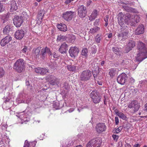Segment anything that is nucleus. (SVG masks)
I'll list each match as a JSON object with an SVG mask.
<instances>
[{"mask_svg": "<svg viewBox=\"0 0 147 147\" xmlns=\"http://www.w3.org/2000/svg\"><path fill=\"white\" fill-rule=\"evenodd\" d=\"M25 32L22 30H18L15 33V37L17 39H22L24 36Z\"/></svg>", "mask_w": 147, "mask_h": 147, "instance_id": "nucleus-14", "label": "nucleus"}, {"mask_svg": "<svg viewBox=\"0 0 147 147\" xmlns=\"http://www.w3.org/2000/svg\"><path fill=\"white\" fill-rule=\"evenodd\" d=\"M45 13V11L43 10H41L39 12L37 16V18L40 21H42Z\"/></svg>", "mask_w": 147, "mask_h": 147, "instance_id": "nucleus-26", "label": "nucleus"}, {"mask_svg": "<svg viewBox=\"0 0 147 147\" xmlns=\"http://www.w3.org/2000/svg\"><path fill=\"white\" fill-rule=\"evenodd\" d=\"M139 22V20H138L136 19H133L130 21L129 22V24L132 26H135Z\"/></svg>", "mask_w": 147, "mask_h": 147, "instance_id": "nucleus-29", "label": "nucleus"}, {"mask_svg": "<svg viewBox=\"0 0 147 147\" xmlns=\"http://www.w3.org/2000/svg\"><path fill=\"white\" fill-rule=\"evenodd\" d=\"M112 137L113 140L116 142L117 141L118 139L119 138V136L114 134H113L112 135Z\"/></svg>", "mask_w": 147, "mask_h": 147, "instance_id": "nucleus-46", "label": "nucleus"}, {"mask_svg": "<svg viewBox=\"0 0 147 147\" xmlns=\"http://www.w3.org/2000/svg\"><path fill=\"white\" fill-rule=\"evenodd\" d=\"M93 50H92V53H95L97 51V49L95 47L94 48H93Z\"/></svg>", "mask_w": 147, "mask_h": 147, "instance_id": "nucleus-62", "label": "nucleus"}, {"mask_svg": "<svg viewBox=\"0 0 147 147\" xmlns=\"http://www.w3.org/2000/svg\"><path fill=\"white\" fill-rule=\"evenodd\" d=\"M144 100L147 101V92L146 93L145 96L144 97Z\"/></svg>", "mask_w": 147, "mask_h": 147, "instance_id": "nucleus-64", "label": "nucleus"}, {"mask_svg": "<svg viewBox=\"0 0 147 147\" xmlns=\"http://www.w3.org/2000/svg\"><path fill=\"white\" fill-rule=\"evenodd\" d=\"M29 144L28 143L27 140H26L25 142L24 147H29Z\"/></svg>", "mask_w": 147, "mask_h": 147, "instance_id": "nucleus-50", "label": "nucleus"}, {"mask_svg": "<svg viewBox=\"0 0 147 147\" xmlns=\"http://www.w3.org/2000/svg\"><path fill=\"white\" fill-rule=\"evenodd\" d=\"M106 18H105V22H108V19L109 18V17L108 16H106Z\"/></svg>", "mask_w": 147, "mask_h": 147, "instance_id": "nucleus-58", "label": "nucleus"}, {"mask_svg": "<svg viewBox=\"0 0 147 147\" xmlns=\"http://www.w3.org/2000/svg\"><path fill=\"white\" fill-rule=\"evenodd\" d=\"M40 49L38 47L34 51V55L36 57H38L40 54Z\"/></svg>", "mask_w": 147, "mask_h": 147, "instance_id": "nucleus-37", "label": "nucleus"}, {"mask_svg": "<svg viewBox=\"0 0 147 147\" xmlns=\"http://www.w3.org/2000/svg\"><path fill=\"white\" fill-rule=\"evenodd\" d=\"M116 73V70L113 69H111L109 70V73L111 78H113L115 76Z\"/></svg>", "mask_w": 147, "mask_h": 147, "instance_id": "nucleus-32", "label": "nucleus"}, {"mask_svg": "<svg viewBox=\"0 0 147 147\" xmlns=\"http://www.w3.org/2000/svg\"><path fill=\"white\" fill-rule=\"evenodd\" d=\"M127 75L124 73H122L117 77V80L118 83L123 85L127 81Z\"/></svg>", "mask_w": 147, "mask_h": 147, "instance_id": "nucleus-8", "label": "nucleus"}, {"mask_svg": "<svg viewBox=\"0 0 147 147\" xmlns=\"http://www.w3.org/2000/svg\"><path fill=\"white\" fill-rule=\"evenodd\" d=\"M78 103H76V105L77 107H82V108H87L88 107L87 106H84V107H82V102H78Z\"/></svg>", "mask_w": 147, "mask_h": 147, "instance_id": "nucleus-40", "label": "nucleus"}, {"mask_svg": "<svg viewBox=\"0 0 147 147\" xmlns=\"http://www.w3.org/2000/svg\"><path fill=\"white\" fill-rule=\"evenodd\" d=\"M74 102H65L66 106L67 107H73Z\"/></svg>", "mask_w": 147, "mask_h": 147, "instance_id": "nucleus-43", "label": "nucleus"}, {"mask_svg": "<svg viewBox=\"0 0 147 147\" xmlns=\"http://www.w3.org/2000/svg\"><path fill=\"white\" fill-rule=\"evenodd\" d=\"M99 19H97L96 20L95 22L94 23V25L95 26H97L99 25Z\"/></svg>", "mask_w": 147, "mask_h": 147, "instance_id": "nucleus-48", "label": "nucleus"}, {"mask_svg": "<svg viewBox=\"0 0 147 147\" xmlns=\"http://www.w3.org/2000/svg\"><path fill=\"white\" fill-rule=\"evenodd\" d=\"M26 63L24 60L22 59H19L17 60L14 64L13 68L16 71L21 73L25 69Z\"/></svg>", "mask_w": 147, "mask_h": 147, "instance_id": "nucleus-3", "label": "nucleus"}, {"mask_svg": "<svg viewBox=\"0 0 147 147\" xmlns=\"http://www.w3.org/2000/svg\"><path fill=\"white\" fill-rule=\"evenodd\" d=\"M92 142L90 141L87 144L86 147H92Z\"/></svg>", "mask_w": 147, "mask_h": 147, "instance_id": "nucleus-52", "label": "nucleus"}, {"mask_svg": "<svg viewBox=\"0 0 147 147\" xmlns=\"http://www.w3.org/2000/svg\"><path fill=\"white\" fill-rule=\"evenodd\" d=\"M96 42L97 43H99L100 40V37L98 34H97L95 38Z\"/></svg>", "mask_w": 147, "mask_h": 147, "instance_id": "nucleus-44", "label": "nucleus"}, {"mask_svg": "<svg viewBox=\"0 0 147 147\" xmlns=\"http://www.w3.org/2000/svg\"><path fill=\"white\" fill-rule=\"evenodd\" d=\"M5 74V71L2 67H0V78H3Z\"/></svg>", "mask_w": 147, "mask_h": 147, "instance_id": "nucleus-41", "label": "nucleus"}, {"mask_svg": "<svg viewBox=\"0 0 147 147\" xmlns=\"http://www.w3.org/2000/svg\"><path fill=\"white\" fill-rule=\"evenodd\" d=\"M98 14L97 11L96 9H94L92 12V20L94 19L96 17Z\"/></svg>", "mask_w": 147, "mask_h": 147, "instance_id": "nucleus-42", "label": "nucleus"}, {"mask_svg": "<svg viewBox=\"0 0 147 147\" xmlns=\"http://www.w3.org/2000/svg\"><path fill=\"white\" fill-rule=\"evenodd\" d=\"M46 79L49 81L50 84L53 86H57L59 83V80L52 75L47 76Z\"/></svg>", "mask_w": 147, "mask_h": 147, "instance_id": "nucleus-5", "label": "nucleus"}, {"mask_svg": "<svg viewBox=\"0 0 147 147\" xmlns=\"http://www.w3.org/2000/svg\"><path fill=\"white\" fill-rule=\"evenodd\" d=\"M3 5L0 2V12H2L3 11Z\"/></svg>", "mask_w": 147, "mask_h": 147, "instance_id": "nucleus-55", "label": "nucleus"}, {"mask_svg": "<svg viewBox=\"0 0 147 147\" xmlns=\"http://www.w3.org/2000/svg\"><path fill=\"white\" fill-rule=\"evenodd\" d=\"M130 15L126 16L121 12L119 13L118 15V23L121 26V31L117 32V38L120 41H124L128 38L129 28L127 22L128 19H129Z\"/></svg>", "mask_w": 147, "mask_h": 147, "instance_id": "nucleus-1", "label": "nucleus"}, {"mask_svg": "<svg viewBox=\"0 0 147 147\" xmlns=\"http://www.w3.org/2000/svg\"><path fill=\"white\" fill-rule=\"evenodd\" d=\"M19 96L20 97L19 98H18H18H17V100H18V101H20V100H21V98H22V92H20L19 94Z\"/></svg>", "mask_w": 147, "mask_h": 147, "instance_id": "nucleus-51", "label": "nucleus"}, {"mask_svg": "<svg viewBox=\"0 0 147 147\" xmlns=\"http://www.w3.org/2000/svg\"><path fill=\"white\" fill-rule=\"evenodd\" d=\"M135 46V42L133 40L129 41L125 47L123 51L124 53H128L131 51Z\"/></svg>", "mask_w": 147, "mask_h": 147, "instance_id": "nucleus-10", "label": "nucleus"}, {"mask_svg": "<svg viewBox=\"0 0 147 147\" xmlns=\"http://www.w3.org/2000/svg\"><path fill=\"white\" fill-rule=\"evenodd\" d=\"M91 75V71L90 70H86L82 73L80 79L82 81H87L90 79Z\"/></svg>", "mask_w": 147, "mask_h": 147, "instance_id": "nucleus-6", "label": "nucleus"}, {"mask_svg": "<svg viewBox=\"0 0 147 147\" xmlns=\"http://www.w3.org/2000/svg\"><path fill=\"white\" fill-rule=\"evenodd\" d=\"M124 8L125 10L128 12L131 10V8L128 6H124Z\"/></svg>", "mask_w": 147, "mask_h": 147, "instance_id": "nucleus-47", "label": "nucleus"}, {"mask_svg": "<svg viewBox=\"0 0 147 147\" xmlns=\"http://www.w3.org/2000/svg\"><path fill=\"white\" fill-rule=\"evenodd\" d=\"M62 147H69L71 144L72 141L71 140H67L62 142Z\"/></svg>", "mask_w": 147, "mask_h": 147, "instance_id": "nucleus-27", "label": "nucleus"}, {"mask_svg": "<svg viewBox=\"0 0 147 147\" xmlns=\"http://www.w3.org/2000/svg\"><path fill=\"white\" fill-rule=\"evenodd\" d=\"M68 49V46L65 42H63L59 49V51L61 54H65Z\"/></svg>", "mask_w": 147, "mask_h": 147, "instance_id": "nucleus-18", "label": "nucleus"}, {"mask_svg": "<svg viewBox=\"0 0 147 147\" xmlns=\"http://www.w3.org/2000/svg\"><path fill=\"white\" fill-rule=\"evenodd\" d=\"M95 129L98 133H100L106 130V127L104 123H99L96 125Z\"/></svg>", "mask_w": 147, "mask_h": 147, "instance_id": "nucleus-11", "label": "nucleus"}, {"mask_svg": "<svg viewBox=\"0 0 147 147\" xmlns=\"http://www.w3.org/2000/svg\"><path fill=\"white\" fill-rule=\"evenodd\" d=\"M137 48L139 51L136 57V62H140L147 58V49L145 47L144 44L140 41L138 43Z\"/></svg>", "mask_w": 147, "mask_h": 147, "instance_id": "nucleus-2", "label": "nucleus"}, {"mask_svg": "<svg viewBox=\"0 0 147 147\" xmlns=\"http://www.w3.org/2000/svg\"><path fill=\"white\" fill-rule=\"evenodd\" d=\"M100 97L98 92L92 90V100L93 101H100Z\"/></svg>", "mask_w": 147, "mask_h": 147, "instance_id": "nucleus-23", "label": "nucleus"}, {"mask_svg": "<svg viewBox=\"0 0 147 147\" xmlns=\"http://www.w3.org/2000/svg\"><path fill=\"white\" fill-rule=\"evenodd\" d=\"M93 28H92V33L97 32L98 31H99L100 28L99 27L97 26H95Z\"/></svg>", "mask_w": 147, "mask_h": 147, "instance_id": "nucleus-45", "label": "nucleus"}, {"mask_svg": "<svg viewBox=\"0 0 147 147\" xmlns=\"http://www.w3.org/2000/svg\"><path fill=\"white\" fill-rule=\"evenodd\" d=\"M68 36L69 42L70 43H73L75 41L76 38L74 35L72 34H69L68 35Z\"/></svg>", "mask_w": 147, "mask_h": 147, "instance_id": "nucleus-34", "label": "nucleus"}, {"mask_svg": "<svg viewBox=\"0 0 147 147\" xmlns=\"http://www.w3.org/2000/svg\"><path fill=\"white\" fill-rule=\"evenodd\" d=\"M52 55H53V57L54 58H56L58 57V55L55 52L53 53V54H52Z\"/></svg>", "mask_w": 147, "mask_h": 147, "instance_id": "nucleus-56", "label": "nucleus"}, {"mask_svg": "<svg viewBox=\"0 0 147 147\" xmlns=\"http://www.w3.org/2000/svg\"><path fill=\"white\" fill-rule=\"evenodd\" d=\"M64 102H53V107L55 109H59L63 107Z\"/></svg>", "mask_w": 147, "mask_h": 147, "instance_id": "nucleus-19", "label": "nucleus"}, {"mask_svg": "<svg viewBox=\"0 0 147 147\" xmlns=\"http://www.w3.org/2000/svg\"><path fill=\"white\" fill-rule=\"evenodd\" d=\"M130 82L132 83H134L135 82L134 79L132 78H130Z\"/></svg>", "mask_w": 147, "mask_h": 147, "instance_id": "nucleus-61", "label": "nucleus"}, {"mask_svg": "<svg viewBox=\"0 0 147 147\" xmlns=\"http://www.w3.org/2000/svg\"><path fill=\"white\" fill-rule=\"evenodd\" d=\"M144 31V26L143 25H141L139 26L135 30V33L136 35H140L143 34Z\"/></svg>", "mask_w": 147, "mask_h": 147, "instance_id": "nucleus-22", "label": "nucleus"}, {"mask_svg": "<svg viewBox=\"0 0 147 147\" xmlns=\"http://www.w3.org/2000/svg\"><path fill=\"white\" fill-rule=\"evenodd\" d=\"M30 84L28 80L26 81V84L27 86H29L30 85Z\"/></svg>", "mask_w": 147, "mask_h": 147, "instance_id": "nucleus-63", "label": "nucleus"}, {"mask_svg": "<svg viewBox=\"0 0 147 147\" xmlns=\"http://www.w3.org/2000/svg\"><path fill=\"white\" fill-rule=\"evenodd\" d=\"M88 53V50L86 48H83L82 51V55L86 57L87 56V53Z\"/></svg>", "mask_w": 147, "mask_h": 147, "instance_id": "nucleus-38", "label": "nucleus"}, {"mask_svg": "<svg viewBox=\"0 0 147 147\" xmlns=\"http://www.w3.org/2000/svg\"><path fill=\"white\" fill-rule=\"evenodd\" d=\"M102 140L101 138H96L92 139V146L93 147H100L102 144Z\"/></svg>", "mask_w": 147, "mask_h": 147, "instance_id": "nucleus-17", "label": "nucleus"}, {"mask_svg": "<svg viewBox=\"0 0 147 147\" xmlns=\"http://www.w3.org/2000/svg\"><path fill=\"white\" fill-rule=\"evenodd\" d=\"M67 67L69 71L73 72H75L76 71V66L74 65H69L67 66Z\"/></svg>", "mask_w": 147, "mask_h": 147, "instance_id": "nucleus-31", "label": "nucleus"}, {"mask_svg": "<svg viewBox=\"0 0 147 147\" xmlns=\"http://www.w3.org/2000/svg\"><path fill=\"white\" fill-rule=\"evenodd\" d=\"M118 116L119 117L124 120L127 121L128 119V118L126 115H125L123 113L121 112H120Z\"/></svg>", "mask_w": 147, "mask_h": 147, "instance_id": "nucleus-36", "label": "nucleus"}, {"mask_svg": "<svg viewBox=\"0 0 147 147\" xmlns=\"http://www.w3.org/2000/svg\"><path fill=\"white\" fill-rule=\"evenodd\" d=\"M66 39H66V37L65 36H62L60 35L57 36V41L58 42H62Z\"/></svg>", "mask_w": 147, "mask_h": 147, "instance_id": "nucleus-30", "label": "nucleus"}, {"mask_svg": "<svg viewBox=\"0 0 147 147\" xmlns=\"http://www.w3.org/2000/svg\"><path fill=\"white\" fill-rule=\"evenodd\" d=\"M35 71L37 73L42 75H45L48 72L47 70L45 68L39 67L35 68Z\"/></svg>", "mask_w": 147, "mask_h": 147, "instance_id": "nucleus-21", "label": "nucleus"}, {"mask_svg": "<svg viewBox=\"0 0 147 147\" xmlns=\"http://www.w3.org/2000/svg\"><path fill=\"white\" fill-rule=\"evenodd\" d=\"M123 127L122 126H120L117 129L115 128L113 131L114 133L115 134H118L123 129Z\"/></svg>", "mask_w": 147, "mask_h": 147, "instance_id": "nucleus-39", "label": "nucleus"}, {"mask_svg": "<svg viewBox=\"0 0 147 147\" xmlns=\"http://www.w3.org/2000/svg\"><path fill=\"white\" fill-rule=\"evenodd\" d=\"M12 39V38L9 36H7L2 39L0 42L1 45L2 46H4L7 44Z\"/></svg>", "mask_w": 147, "mask_h": 147, "instance_id": "nucleus-20", "label": "nucleus"}, {"mask_svg": "<svg viewBox=\"0 0 147 147\" xmlns=\"http://www.w3.org/2000/svg\"><path fill=\"white\" fill-rule=\"evenodd\" d=\"M75 14L76 13L75 12L71 11H67L63 14V17L65 20L69 21L72 20Z\"/></svg>", "mask_w": 147, "mask_h": 147, "instance_id": "nucleus-9", "label": "nucleus"}, {"mask_svg": "<svg viewBox=\"0 0 147 147\" xmlns=\"http://www.w3.org/2000/svg\"><path fill=\"white\" fill-rule=\"evenodd\" d=\"M115 124L116 125H117L119 123V120L118 118L117 117H115Z\"/></svg>", "mask_w": 147, "mask_h": 147, "instance_id": "nucleus-53", "label": "nucleus"}, {"mask_svg": "<svg viewBox=\"0 0 147 147\" xmlns=\"http://www.w3.org/2000/svg\"><path fill=\"white\" fill-rule=\"evenodd\" d=\"M71 2L70 0H67L65 1V4H68Z\"/></svg>", "mask_w": 147, "mask_h": 147, "instance_id": "nucleus-59", "label": "nucleus"}, {"mask_svg": "<svg viewBox=\"0 0 147 147\" xmlns=\"http://www.w3.org/2000/svg\"><path fill=\"white\" fill-rule=\"evenodd\" d=\"M28 51L27 47H24L22 50V51L24 53H26V51Z\"/></svg>", "mask_w": 147, "mask_h": 147, "instance_id": "nucleus-49", "label": "nucleus"}, {"mask_svg": "<svg viewBox=\"0 0 147 147\" xmlns=\"http://www.w3.org/2000/svg\"><path fill=\"white\" fill-rule=\"evenodd\" d=\"M112 51L117 55H120L121 52L117 47H113L112 48Z\"/></svg>", "mask_w": 147, "mask_h": 147, "instance_id": "nucleus-35", "label": "nucleus"}, {"mask_svg": "<svg viewBox=\"0 0 147 147\" xmlns=\"http://www.w3.org/2000/svg\"><path fill=\"white\" fill-rule=\"evenodd\" d=\"M94 72L96 74H93V73H92V74L93 75L94 79L96 80L97 75L99 74V72L98 64H94Z\"/></svg>", "mask_w": 147, "mask_h": 147, "instance_id": "nucleus-25", "label": "nucleus"}, {"mask_svg": "<svg viewBox=\"0 0 147 147\" xmlns=\"http://www.w3.org/2000/svg\"><path fill=\"white\" fill-rule=\"evenodd\" d=\"M11 29L9 25H7L5 26L3 30V32L4 34H7L9 33V31H11Z\"/></svg>", "mask_w": 147, "mask_h": 147, "instance_id": "nucleus-33", "label": "nucleus"}, {"mask_svg": "<svg viewBox=\"0 0 147 147\" xmlns=\"http://www.w3.org/2000/svg\"><path fill=\"white\" fill-rule=\"evenodd\" d=\"M23 22V20L22 17H19L18 16H16L13 20V23L14 25L17 27H20Z\"/></svg>", "mask_w": 147, "mask_h": 147, "instance_id": "nucleus-12", "label": "nucleus"}, {"mask_svg": "<svg viewBox=\"0 0 147 147\" xmlns=\"http://www.w3.org/2000/svg\"><path fill=\"white\" fill-rule=\"evenodd\" d=\"M128 107L131 108H134V112H136L138 111L140 107V105L138 102H131L128 105Z\"/></svg>", "mask_w": 147, "mask_h": 147, "instance_id": "nucleus-16", "label": "nucleus"}, {"mask_svg": "<svg viewBox=\"0 0 147 147\" xmlns=\"http://www.w3.org/2000/svg\"><path fill=\"white\" fill-rule=\"evenodd\" d=\"M47 54L51 58L52 57V53L50 49L47 47L42 48L40 54V58L42 60H44L47 58Z\"/></svg>", "mask_w": 147, "mask_h": 147, "instance_id": "nucleus-4", "label": "nucleus"}, {"mask_svg": "<svg viewBox=\"0 0 147 147\" xmlns=\"http://www.w3.org/2000/svg\"><path fill=\"white\" fill-rule=\"evenodd\" d=\"M79 51L78 48L76 47H71L69 51L70 55L72 57L76 56L78 55Z\"/></svg>", "mask_w": 147, "mask_h": 147, "instance_id": "nucleus-15", "label": "nucleus"}, {"mask_svg": "<svg viewBox=\"0 0 147 147\" xmlns=\"http://www.w3.org/2000/svg\"><path fill=\"white\" fill-rule=\"evenodd\" d=\"M140 145L139 144H137L134 145V147H140Z\"/></svg>", "mask_w": 147, "mask_h": 147, "instance_id": "nucleus-60", "label": "nucleus"}, {"mask_svg": "<svg viewBox=\"0 0 147 147\" xmlns=\"http://www.w3.org/2000/svg\"><path fill=\"white\" fill-rule=\"evenodd\" d=\"M19 0H16V1H12L11 2L10 10L11 11H16L18 8V7L20 3Z\"/></svg>", "mask_w": 147, "mask_h": 147, "instance_id": "nucleus-13", "label": "nucleus"}, {"mask_svg": "<svg viewBox=\"0 0 147 147\" xmlns=\"http://www.w3.org/2000/svg\"><path fill=\"white\" fill-rule=\"evenodd\" d=\"M132 62V61L130 59H124L121 62V64L123 66L128 65L129 63Z\"/></svg>", "mask_w": 147, "mask_h": 147, "instance_id": "nucleus-28", "label": "nucleus"}, {"mask_svg": "<svg viewBox=\"0 0 147 147\" xmlns=\"http://www.w3.org/2000/svg\"><path fill=\"white\" fill-rule=\"evenodd\" d=\"M58 28L61 31L65 32L67 30V26L61 23L57 25Z\"/></svg>", "mask_w": 147, "mask_h": 147, "instance_id": "nucleus-24", "label": "nucleus"}, {"mask_svg": "<svg viewBox=\"0 0 147 147\" xmlns=\"http://www.w3.org/2000/svg\"><path fill=\"white\" fill-rule=\"evenodd\" d=\"M78 14L81 18H83L86 16L87 13L86 7L83 5H80L77 9Z\"/></svg>", "mask_w": 147, "mask_h": 147, "instance_id": "nucleus-7", "label": "nucleus"}, {"mask_svg": "<svg viewBox=\"0 0 147 147\" xmlns=\"http://www.w3.org/2000/svg\"><path fill=\"white\" fill-rule=\"evenodd\" d=\"M114 111L115 112V114L118 116V115L119 114L120 112H119L118 110L117 109H115Z\"/></svg>", "mask_w": 147, "mask_h": 147, "instance_id": "nucleus-57", "label": "nucleus"}, {"mask_svg": "<svg viewBox=\"0 0 147 147\" xmlns=\"http://www.w3.org/2000/svg\"><path fill=\"white\" fill-rule=\"evenodd\" d=\"M92 1L91 0H87L86 2V5L89 6L91 4Z\"/></svg>", "mask_w": 147, "mask_h": 147, "instance_id": "nucleus-54", "label": "nucleus"}]
</instances>
